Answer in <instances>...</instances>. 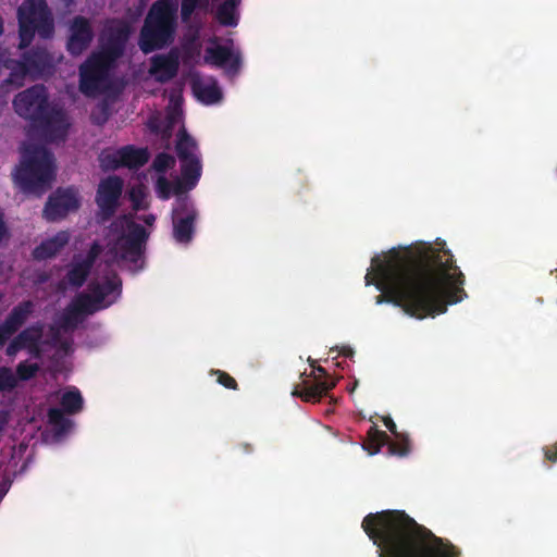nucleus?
I'll use <instances>...</instances> for the list:
<instances>
[{
	"mask_svg": "<svg viewBox=\"0 0 557 557\" xmlns=\"http://www.w3.org/2000/svg\"><path fill=\"white\" fill-rule=\"evenodd\" d=\"M366 285H374L381 294L376 304H392L417 319L445 313L448 305L460 302L467 293L465 275L445 248L423 244L418 248L392 250L376 265L374 277L364 276Z\"/></svg>",
	"mask_w": 557,
	"mask_h": 557,
	"instance_id": "f257e3e1",
	"label": "nucleus"
},
{
	"mask_svg": "<svg viewBox=\"0 0 557 557\" xmlns=\"http://www.w3.org/2000/svg\"><path fill=\"white\" fill-rule=\"evenodd\" d=\"M362 529L377 546L379 557H460L450 542L434 535L404 510L369 513Z\"/></svg>",
	"mask_w": 557,
	"mask_h": 557,
	"instance_id": "f03ea898",
	"label": "nucleus"
},
{
	"mask_svg": "<svg viewBox=\"0 0 557 557\" xmlns=\"http://www.w3.org/2000/svg\"><path fill=\"white\" fill-rule=\"evenodd\" d=\"M13 107L18 116L30 121L49 141L65 139L69 128L65 113L50 106L45 85L37 84L18 92Z\"/></svg>",
	"mask_w": 557,
	"mask_h": 557,
	"instance_id": "7ed1b4c3",
	"label": "nucleus"
},
{
	"mask_svg": "<svg viewBox=\"0 0 557 557\" xmlns=\"http://www.w3.org/2000/svg\"><path fill=\"white\" fill-rule=\"evenodd\" d=\"M177 10L175 0H157L151 4L138 37V47L145 54L162 50L174 42Z\"/></svg>",
	"mask_w": 557,
	"mask_h": 557,
	"instance_id": "20e7f679",
	"label": "nucleus"
},
{
	"mask_svg": "<svg viewBox=\"0 0 557 557\" xmlns=\"http://www.w3.org/2000/svg\"><path fill=\"white\" fill-rule=\"evenodd\" d=\"M20 49L27 48L37 33L41 38H50L54 33V22L46 0H24L17 9Z\"/></svg>",
	"mask_w": 557,
	"mask_h": 557,
	"instance_id": "39448f33",
	"label": "nucleus"
},
{
	"mask_svg": "<svg viewBox=\"0 0 557 557\" xmlns=\"http://www.w3.org/2000/svg\"><path fill=\"white\" fill-rule=\"evenodd\" d=\"M150 158L147 148H138L134 145H126L121 148H106L99 157V164L103 171H115L121 168L138 170L144 166Z\"/></svg>",
	"mask_w": 557,
	"mask_h": 557,
	"instance_id": "423d86ee",
	"label": "nucleus"
},
{
	"mask_svg": "<svg viewBox=\"0 0 557 557\" xmlns=\"http://www.w3.org/2000/svg\"><path fill=\"white\" fill-rule=\"evenodd\" d=\"M115 62L101 53H92L79 67V89L86 96L99 94L108 81L109 72Z\"/></svg>",
	"mask_w": 557,
	"mask_h": 557,
	"instance_id": "0eeeda50",
	"label": "nucleus"
},
{
	"mask_svg": "<svg viewBox=\"0 0 557 557\" xmlns=\"http://www.w3.org/2000/svg\"><path fill=\"white\" fill-rule=\"evenodd\" d=\"M199 212L191 198L175 200L172 209L173 238L180 243L189 244L196 231Z\"/></svg>",
	"mask_w": 557,
	"mask_h": 557,
	"instance_id": "6e6552de",
	"label": "nucleus"
},
{
	"mask_svg": "<svg viewBox=\"0 0 557 557\" xmlns=\"http://www.w3.org/2000/svg\"><path fill=\"white\" fill-rule=\"evenodd\" d=\"M132 33L131 25L123 20H112L103 28L100 36L102 57L116 62L125 52L126 44Z\"/></svg>",
	"mask_w": 557,
	"mask_h": 557,
	"instance_id": "1a4fd4ad",
	"label": "nucleus"
},
{
	"mask_svg": "<svg viewBox=\"0 0 557 557\" xmlns=\"http://www.w3.org/2000/svg\"><path fill=\"white\" fill-rule=\"evenodd\" d=\"M124 182L121 176H107L97 188L95 201L98 206L96 219L99 223L111 220L119 209Z\"/></svg>",
	"mask_w": 557,
	"mask_h": 557,
	"instance_id": "9d476101",
	"label": "nucleus"
},
{
	"mask_svg": "<svg viewBox=\"0 0 557 557\" xmlns=\"http://www.w3.org/2000/svg\"><path fill=\"white\" fill-rule=\"evenodd\" d=\"M81 207L78 191L73 187L58 188L48 198L42 215L48 222L63 220Z\"/></svg>",
	"mask_w": 557,
	"mask_h": 557,
	"instance_id": "9b49d317",
	"label": "nucleus"
},
{
	"mask_svg": "<svg viewBox=\"0 0 557 557\" xmlns=\"http://www.w3.org/2000/svg\"><path fill=\"white\" fill-rule=\"evenodd\" d=\"M51 151L42 146H28L22 152L20 165L11 174H54L55 163Z\"/></svg>",
	"mask_w": 557,
	"mask_h": 557,
	"instance_id": "f8f14e48",
	"label": "nucleus"
},
{
	"mask_svg": "<svg viewBox=\"0 0 557 557\" xmlns=\"http://www.w3.org/2000/svg\"><path fill=\"white\" fill-rule=\"evenodd\" d=\"M148 238L146 228L135 222L127 224L126 233L116 242V249L121 259L137 262Z\"/></svg>",
	"mask_w": 557,
	"mask_h": 557,
	"instance_id": "ddd939ff",
	"label": "nucleus"
},
{
	"mask_svg": "<svg viewBox=\"0 0 557 557\" xmlns=\"http://www.w3.org/2000/svg\"><path fill=\"white\" fill-rule=\"evenodd\" d=\"M175 150L181 163V174H201L202 163L197 144L184 128L177 135Z\"/></svg>",
	"mask_w": 557,
	"mask_h": 557,
	"instance_id": "4468645a",
	"label": "nucleus"
},
{
	"mask_svg": "<svg viewBox=\"0 0 557 557\" xmlns=\"http://www.w3.org/2000/svg\"><path fill=\"white\" fill-rule=\"evenodd\" d=\"M69 30L66 49L71 55H79L88 49L94 39L90 21L82 15L74 16L70 23Z\"/></svg>",
	"mask_w": 557,
	"mask_h": 557,
	"instance_id": "2eb2a0df",
	"label": "nucleus"
},
{
	"mask_svg": "<svg viewBox=\"0 0 557 557\" xmlns=\"http://www.w3.org/2000/svg\"><path fill=\"white\" fill-rule=\"evenodd\" d=\"M180 70V55L176 49L165 54H156L150 59L149 74L160 84L173 79Z\"/></svg>",
	"mask_w": 557,
	"mask_h": 557,
	"instance_id": "dca6fc26",
	"label": "nucleus"
},
{
	"mask_svg": "<svg viewBox=\"0 0 557 557\" xmlns=\"http://www.w3.org/2000/svg\"><path fill=\"white\" fill-rule=\"evenodd\" d=\"M384 445L388 446V453L391 455L399 457L406 456L410 450L408 438L404 437V440L399 442H389V437L384 431H381L375 425H372L368 431V441L363 448L370 455H375Z\"/></svg>",
	"mask_w": 557,
	"mask_h": 557,
	"instance_id": "f3484780",
	"label": "nucleus"
},
{
	"mask_svg": "<svg viewBox=\"0 0 557 557\" xmlns=\"http://www.w3.org/2000/svg\"><path fill=\"white\" fill-rule=\"evenodd\" d=\"M203 60L207 64L225 69L232 75L237 74L242 66L240 53L233 52L232 48L223 45L208 47Z\"/></svg>",
	"mask_w": 557,
	"mask_h": 557,
	"instance_id": "a211bd4d",
	"label": "nucleus"
},
{
	"mask_svg": "<svg viewBox=\"0 0 557 557\" xmlns=\"http://www.w3.org/2000/svg\"><path fill=\"white\" fill-rule=\"evenodd\" d=\"M23 63L32 78L51 75L53 72V57L46 48L36 47L22 54Z\"/></svg>",
	"mask_w": 557,
	"mask_h": 557,
	"instance_id": "6ab92c4d",
	"label": "nucleus"
},
{
	"mask_svg": "<svg viewBox=\"0 0 557 557\" xmlns=\"http://www.w3.org/2000/svg\"><path fill=\"white\" fill-rule=\"evenodd\" d=\"M69 231H60L50 238L42 240L33 250L35 260L42 261L55 257L70 242Z\"/></svg>",
	"mask_w": 557,
	"mask_h": 557,
	"instance_id": "aec40b11",
	"label": "nucleus"
},
{
	"mask_svg": "<svg viewBox=\"0 0 557 557\" xmlns=\"http://www.w3.org/2000/svg\"><path fill=\"white\" fill-rule=\"evenodd\" d=\"M14 185L26 196L41 197L52 187L55 176H12Z\"/></svg>",
	"mask_w": 557,
	"mask_h": 557,
	"instance_id": "412c9836",
	"label": "nucleus"
},
{
	"mask_svg": "<svg viewBox=\"0 0 557 557\" xmlns=\"http://www.w3.org/2000/svg\"><path fill=\"white\" fill-rule=\"evenodd\" d=\"M335 383L330 381H319L314 383L304 382L301 385H297L292 395L295 397L301 398L307 403H318L321 400L323 396H325L332 388H334Z\"/></svg>",
	"mask_w": 557,
	"mask_h": 557,
	"instance_id": "4be33fe9",
	"label": "nucleus"
},
{
	"mask_svg": "<svg viewBox=\"0 0 557 557\" xmlns=\"http://www.w3.org/2000/svg\"><path fill=\"white\" fill-rule=\"evenodd\" d=\"M191 88L197 99L205 104H214L222 99V91L215 79H211L209 83L195 79Z\"/></svg>",
	"mask_w": 557,
	"mask_h": 557,
	"instance_id": "5701e85b",
	"label": "nucleus"
},
{
	"mask_svg": "<svg viewBox=\"0 0 557 557\" xmlns=\"http://www.w3.org/2000/svg\"><path fill=\"white\" fill-rule=\"evenodd\" d=\"M34 309L30 300H25L15 306L2 323L9 332L15 334L26 322Z\"/></svg>",
	"mask_w": 557,
	"mask_h": 557,
	"instance_id": "b1692460",
	"label": "nucleus"
},
{
	"mask_svg": "<svg viewBox=\"0 0 557 557\" xmlns=\"http://www.w3.org/2000/svg\"><path fill=\"white\" fill-rule=\"evenodd\" d=\"M5 67L10 70L9 76L3 81L1 87L20 88L24 85L26 76H29L27 67L22 60H8Z\"/></svg>",
	"mask_w": 557,
	"mask_h": 557,
	"instance_id": "393cba45",
	"label": "nucleus"
},
{
	"mask_svg": "<svg viewBox=\"0 0 557 557\" xmlns=\"http://www.w3.org/2000/svg\"><path fill=\"white\" fill-rule=\"evenodd\" d=\"M240 0H225L221 3L215 13L218 22L227 27H234L238 24L237 7Z\"/></svg>",
	"mask_w": 557,
	"mask_h": 557,
	"instance_id": "a878e982",
	"label": "nucleus"
},
{
	"mask_svg": "<svg viewBox=\"0 0 557 557\" xmlns=\"http://www.w3.org/2000/svg\"><path fill=\"white\" fill-rule=\"evenodd\" d=\"M89 295L96 299L101 306L103 305V301L108 296H110L113 293H121V281L119 278L106 280L102 284L101 283H90L89 284Z\"/></svg>",
	"mask_w": 557,
	"mask_h": 557,
	"instance_id": "bb28decb",
	"label": "nucleus"
},
{
	"mask_svg": "<svg viewBox=\"0 0 557 557\" xmlns=\"http://www.w3.org/2000/svg\"><path fill=\"white\" fill-rule=\"evenodd\" d=\"M91 268L74 257V262L66 273L69 284L75 288L82 287L89 276Z\"/></svg>",
	"mask_w": 557,
	"mask_h": 557,
	"instance_id": "cd10ccee",
	"label": "nucleus"
},
{
	"mask_svg": "<svg viewBox=\"0 0 557 557\" xmlns=\"http://www.w3.org/2000/svg\"><path fill=\"white\" fill-rule=\"evenodd\" d=\"M64 413L62 409L57 407L48 410V422L58 436L66 434L73 426L72 420L66 418Z\"/></svg>",
	"mask_w": 557,
	"mask_h": 557,
	"instance_id": "c85d7f7f",
	"label": "nucleus"
},
{
	"mask_svg": "<svg viewBox=\"0 0 557 557\" xmlns=\"http://www.w3.org/2000/svg\"><path fill=\"white\" fill-rule=\"evenodd\" d=\"M61 408L67 414L78 413L84 406V399L78 388L73 387L64 392L60 399Z\"/></svg>",
	"mask_w": 557,
	"mask_h": 557,
	"instance_id": "c756f323",
	"label": "nucleus"
},
{
	"mask_svg": "<svg viewBox=\"0 0 557 557\" xmlns=\"http://www.w3.org/2000/svg\"><path fill=\"white\" fill-rule=\"evenodd\" d=\"M74 306V310L78 311L81 315L92 314L100 309H103L112 304L109 301L106 306H101L94 297L87 293L78 294L75 299L71 302Z\"/></svg>",
	"mask_w": 557,
	"mask_h": 557,
	"instance_id": "7c9ffc66",
	"label": "nucleus"
},
{
	"mask_svg": "<svg viewBox=\"0 0 557 557\" xmlns=\"http://www.w3.org/2000/svg\"><path fill=\"white\" fill-rule=\"evenodd\" d=\"M42 336V325L37 323L30 325L18 333L15 338L22 345L23 348H37L38 343Z\"/></svg>",
	"mask_w": 557,
	"mask_h": 557,
	"instance_id": "2f4dec72",
	"label": "nucleus"
},
{
	"mask_svg": "<svg viewBox=\"0 0 557 557\" xmlns=\"http://www.w3.org/2000/svg\"><path fill=\"white\" fill-rule=\"evenodd\" d=\"M129 201L135 211L147 210L149 208L148 189L145 185H135L129 189Z\"/></svg>",
	"mask_w": 557,
	"mask_h": 557,
	"instance_id": "473e14b6",
	"label": "nucleus"
},
{
	"mask_svg": "<svg viewBox=\"0 0 557 557\" xmlns=\"http://www.w3.org/2000/svg\"><path fill=\"white\" fill-rule=\"evenodd\" d=\"M175 177L177 180H175L172 183L173 196H176V199L190 198L187 195V191L193 189L197 185L200 176H175Z\"/></svg>",
	"mask_w": 557,
	"mask_h": 557,
	"instance_id": "72a5a7b5",
	"label": "nucleus"
},
{
	"mask_svg": "<svg viewBox=\"0 0 557 557\" xmlns=\"http://www.w3.org/2000/svg\"><path fill=\"white\" fill-rule=\"evenodd\" d=\"M17 386V377L9 367H0V392H11Z\"/></svg>",
	"mask_w": 557,
	"mask_h": 557,
	"instance_id": "f704fd0d",
	"label": "nucleus"
},
{
	"mask_svg": "<svg viewBox=\"0 0 557 557\" xmlns=\"http://www.w3.org/2000/svg\"><path fill=\"white\" fill-rule=\"evenodd\" d=\"M175 164V159L173 156L161 152L157 154L152 162V169L156 171L157 174H163L165 171L172 169Z\"/></svg>",
	"mask_w": 557,
	"mask_h": 557,
	"instance_id": "c9c22d12",
	"label": "nucleus"
},
{
	"mask_svg": "<svg viewBox=\"0 0 557 557\" xmlns=\"http://www.w3.org/2000/svg\"><path fill=\"white\" fill-rule=\"evenodd\" d=\"M39 371V366L37 363H29L27 361H22L16 366L15 376L17 377V382L28 381L33 379L37 372Z\"/></svg>",
	"mask_w": 557,
	"mask_h": 557,
	"instance_id": "e433bc0d",
	"label": "nucleus"
},
{
	"mask_svg": "<svg viewBox=\"0 0 557 557\" xmlns=\"http://www.w3.org/2000/svg\"><path fill=\"white\" fill-rule=\"evenodd\" d=\"M172 182L166 176H158L156 182L157 196L162 200H168L173 196Z\"/></svg>",
	"mask_w": 557,
	"mask_h": 557,
	"instance_id": "4c0bfd02",
	"label": "nucleus"
},
{
	"mask_svg": "<svg viewBox=\"0 0 557 557\" xmlns=\"http://www.w3.org/2000/svg\"><path fill=\"white\" fill-rule=\"evenodd\" d=\"M211 375L216 376V382L224 386L225 388L236 391L238 389V384L236 380L230 375L227 372L219 370V369H212L210 372Z\"/></svg>",
	"mask_w": 557,
	"mask_h": 557,
	"instance_id": "58836bf2",
	"label": "nucleus"
},
{
	"mask_svg": "<svg viewBox=\"0 0 557 557\" xmlns=\"http://www.w3.org/2000/svg\"><path fill=\"white\" fill-rule=\"evenodd\" d=\"M81 313L74 310V306L71 304L62 315V327L65 330L76 327L79 322Z\"/></svg>",
	"mask_w": 557,
	"mask_h": 557,
	"instance_id": "ea45409f",
	"label": "nucleus"
},
{
	"mask_svg": "<svg viewBox=\"0 0 557 557\" xmlns=\"http://www.w3.org/2000/svg\"><path fill=\"white\" fill-rule=\"evenodd\" d=\"M198 2L199 0H182L181 16L183 21L190 18L191 14L198 5Z\"/></svg>",
	"mask_w": 557,
	"mask_h": 557,
	"instance_id": "a19ab883",
	"label": "nucleus"
},
{
	"mask_svg": "<svg viewBox=\"0 0 557 557\" xmlns=\"http://www.w3.org/2000/svg\"><path fill=\"white\" fill-rule=\"evenodd\" d=\"M101 252V246L98 243H94L87 253V256L81 259L84 263L88 264L92 269L99 253Z\"/></svg>",
	"mask_w": 557,
	"mask_h": 557,
	"instance_id": "79ce46f5",
	"label": "nucleus"
},
{
	"mask_svg": "<svg viewBox=\"0 0 557 557\" xmlns=\"http://www.w3.org/2000/svg\"><path fill=\"white\" fill-rule=\"evenodd\" d=\"M543 451L546 460L557 462V444L545 446Z\"/></svg>",
	"mask_w": 557,
	"mask_h": 557,
	"instance_id": "37998d69",
	"label": "nucleus"
},
{
	"mask_svg": "<svg viewBox=\"0 0 557 557\" xmlns=\"http://www.w3.org/2000/svg\"><path fill=\"white\" fill-rule=\"evenodd\" d=\"M24 349L22 345L17 342V339L14 337L11 343L7 347V355L9 357L15 356L20 350Z\"/></svg>",
	"mask_w": 557,
	"mask_h": 557,
	"instance_id": "c03bdc74",
	"label": "nucleus"
},
{
	"mask_svg": "<svg viewBox=\"0 0 557 557\" xmlns=\"http://www.w3.org/2000/svg\"><path fill=\"white\" fill-rule=\"evenodd\" d=\"M12 335L13 334L9 332V330L3 324H0V348L7 343V341Z\"/></svg>",
	"mask_w": 557,
	"mask_h": 557,
	"instance_id": "a18cd8bd",
	"label": "nucleus"
},
{
	"mask_svg": "<svg viewBox=\"0 0 557 557\" xmlns=\"http://www.w3.org/2000/svg\"><path fill=\"white\" fill-rule=\"evenodd\" d=\"M384 425L387 428V430L394 434L395 436H398L397 434V426L396 423L393 421L391 417H385L383 419Z\"/></svg>",
	"mask_w": 557,
	"mask_h": 557,
	"instance_id": "49530a36",
	"label": "nucleus"
},
{
	"mask_svg": "<svg viewBox=\"0 0 557 557\" xmlns=\"http://www.w3.org/2000/svg\"><path fill=\"white\" fill-rule=\"evenodd\" d=\"M339 352L345 356V357H352L354 356V350L351 347H348V346H344L342 347V349L339 350Z\"/></svg>",
	"mask_w": 557,
	"mask_h": 557,
	"instance_id": "de8ad7c7",
	"label": "nucleus"
},
{
	"mask_svg": "<svg viewBox=\"0 0 557 557\" xmlns=\"http://www.w3.org/2000/svg\"><path fill=\"white\" fill-rule=\"evenodd\" d=\"M7 422H8L7 414L0 412V432L3 430Z\"/></svg>",
	"mask_w": 557,
	"mask_h": 557,
	"instance_id": "09e8293b",
	"label": "nucleus"
},
{
	"mask_svg": "<svg viewBox=\"0 0 557 557\" xmlns=\"http://www.w3.org/2000/svg\"><path fill=\"white\" fill-rule=\"evenodd\" d=\"M156 220V216L153 214H148L144 218V222L147 224V225H152L153 222Z\"/></svg>",
	"mask_w": 557,
	"mask_h": 557,
	"instance_id": "8fccbe9b",
	"label": "nucleus"
},
{
	"mask_svg": "<svg viewBox=\"0 0 557 557\" xmlns=\"http://www.w3.org/2000/svg\"><path fill=\"white\" fill-rule=\"evenodd\" d=\"M311 366L313 367V369H315L322 375H326L327 374L326 370L324 368H322L321 366L314 367L313 363H311Z\"/></svg>",
	"mask_w": 557,
	"mask_h": 557,
	"instance_id": "3c124183",
	"label": "nucleus"
},
{
	"mask_svg": "<svg viewBox=\"0 0 557 557\" xmlns=\"http://www.w3.org/2000/svg\"><path fill=\"white\" fill-rule=\"evenodd\" d=\"M3 32V22H2V18L0 17V35L2 34Z\"/></svg>",
	"mask_w": 557,
	"mask_h": 557,
	"instance_id": "603ef678",
	"label": "nucleus"
}]
</instances>
